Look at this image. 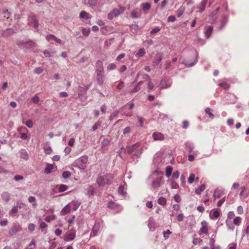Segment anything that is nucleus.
Instances as JSON below:
<instances>
[{"mask_svg": "<svg viewBox=\"0 0 249 249\" xmlns=\"http://www.w3.org/2000/svg\"><path fill=\"white\" fill-rule=\"evenodd\" d=\"M79 18H80L88 19L91 18V16L87 12L82 11L80 13Z\"/></svg>", "mask_w": 249, "mask_h": 249, "instance_id": "nucleus-20", "label": "nucleus"}, {"mask_svg": "<svg viewBox=\"0 0 249 249\" xmlns=\"http://www.w3.org/2000/svg\"><path fill=\"white\" fill-rule=\"evenodd\" d=\"M152 136L155 141H162L164 139V135L159 132L153 133Z\"/></svg>", "mask_w": 249, "mask_h": 249, "instance_id": "nucleus-11", "label": "nucleus"}, {"mask_svg": "<svg viewBox=\"0 0 249 249\" xmlns=\"http://www.w3.org/2000/svg\"><path fill=\"white\" fill-rule=\"evenodd\" d=\"M82 32L84 36H89L90 31L89 28H83L82 29Z\"/></svg>", "mask_w": 249, "mask_h": 249, "instance_id": "nucleus-37", "label": "nucleus"}, {"mask_svg": "<svg viewBox=\"0 0 249 249\" xmlns=\"http://www.w3.org/2000/svg\"><path fill=\"white\" fill-rule=\"evenodd\" d=\"M162 59V56L160 53H157L155 56V59L153 61V63L155 65H158Z\"/></svg>", "mask_w": 249, "mask_h": 249, "instance_id": "nucleus-18", "label": "nucleus"}, {"mask_svg": "<svg viewBox=\"0 0 249 249\" xmlns=\"http://www.w3.org/2000/svg\"><path fill=\"white\" fill-rule=\"evenodd\" d=\"M28 201L30 203H35L34 204H33V206L34 207H36V204L35 203V201H36V198H35V197L32 196H30L28 198Z\"/></svg>", "mask_w": 249, "mask_h": 249, "instance_id": "nucleus-45", "label": "nucleus"}, {"mask_svg": "<svg viewBox=\"0 0 249 249\" xmlns=\"http://www.w3.org/2000/svg\"><path fill=\"white\" fill-rule=\"evenodd\" d=\"M88 161V157L87 156H83L75 160L73 165L80 169L84 170L87 167Z\"/></svg>", "mask_w": 249, "mask_h": 249, "instance_id": "nucleus-2", "label": "nucleus"}, {"mask_svg": "<svg viewBox=\"0 0 249 249\" xmlns=\"http://www.w3.org/2000/svg\"><path fill=\"white\" fill-rule=\"evenodd\" d=\"M177 220L179 222H181L183 220L184 215L183 213H180L178 214L177 217Z\"/></svg>", "mask_w": 249, "mask_h": 249, "instance_id": "nucleus-60", "label": "nucleus"}, {"mask_svg": "<svg viewBox=\"0 0 249 249\" xmlns=\"http://www.w3.org/2000/svg\"><path fill=\"white\" fill-rule=\"evenodd\" d=\"M113 178V176L112 174H107L98 177L97 179V182L99 185L103 186L110 184Z\"/></svg>", "mask_w": 249, "mask_h": 249, "instance_id": "nucleus-1", "label": "nucleus"}, {"mask_svg": "<svg viewBox=\"0 0 249 249\" xmlns=\"http://www.w3.org/2000/svg\"><path fill=\"white\" fill-rule=\"evenodd\" d=\"M208 223L207 222L203 221L201 222V228L199 231V234H201V233H207L208 231V228H207Z\"/></svg>", "mask_w": 249, "mask_h": 249, "instance_id": "nucleus-13", "label": "nucleus"}, {"mask_svg": "<svg viewBox=\"0 0 249 249\" xmlns=\"http://www.w3.org/2000/svg\"><path fill=\"white\" fill-rule=\"evenodd\" d=\"M235 215L233 212H229L228 213V218L229 220H231L232 218L234 217Z\"/></svg>", "mask_w": 249, "mask_h": 249, "instance_id": "nucleus-56", "label": "nucleus"}, {"mask_svg": "<svg viewBox=\"0 0 249 249\" xmlns=\"http://www.w3.org/2000/svg\"><path fill=\"white\" fill-rule=\"evenodd\" d=\"M224 193H225L223 190H222L219 189H216L215 190V191L214 192V193L213 195V197L214 199L216 198H219L222 196H223L224 194Z\"/></svg>", "mask_w": 249, "mask_h": 249, "instance_id": "nucleus-14", "label": "nucleus"}, {"mask_svg": "<svg viewBox=\"0 0 249 249\" xmlns=\"http://www.w3.org/2000/svg\"><path fill=\"white\" fill-rule=\"evenodd\" d=\"M184 8L181 7L177 11V16L178 17H180L182 15L184 12Z\"/></svg>", "mask_w": 249, "mask_h": 249, "instance_id": "nucleus-42", "label": "nucleus"}, {"mask_svg": "<svg viewBox=\"0 0 249 249\" xmlns=\"http://www.w3.org/2000/svg\"><path fill=\"white\" fill-rule=\"evenodd\" d=\"M98 2V0H89L88 4L90 6H95Z\"/></svg>", "mask_w": 249, "mask_h": 249, "instance_id": "nucleus-51", "label": "nucleus"}, {"mask_svg": "<svg viewBox=\"0 0 249 249\" xmlns=\"http://www.w3.org/2000/svg\"><path fill=\"white\" fill-rule=\"evenodd\" d=\"M44 152L47 154H50L52 152V149L51 147H47L44 149Z\"/></svg>", "mask_w": 249, "mask_h": 249, "instance_id": "nucleus-59", "label": "nucleus"}, {"mask_svg": "<svg viewBox=\"0 0 249 249\" xmlns=\"http://www.w3.org/2000/svg\"><path fill=\"white\" fill-rule=\"evenodd\" d=\"M158 203L162 206H164L166 204V200L165 198L160 197L158 200Z\"/></svg>", "mask_w": 249, "mask_h": 249, "instance_id": "nucleus-36", "label": "nucleus"}, {"mask_svg": "<svg viewBox=\"0 0 249 249\" xmlns=\"http://www.w3.org/2000/svg\"><path fill=\"white\" fill-rule=\"evenodd\" d=\"M48 227L47 225L44 222H41L40 223L39 227L42 230V231H43L44 229L47 228Z\"/></svg>", "mask_w": 249, "mask_h": 249, "instance_id": "nucleus-57", "label": "nucleus"}, {"mask_svg": "<svg viewBox=\"0 0 249 249\" xmlns=\"http://www.w3.org/2000/svg\"><path fill=\"white\" fill-rule=\"evenodd\" d=\"M100 225L99 222H95L92 229V231L90 233L91 236H96L100 230Z\"/></svg>", "mask_w": 249, "mask_h": 249, "instance_id": "nucleus-10", "label": "nucleus"}, {"mask_svg": "<svg viewBox=\"0 0 249 249\" xmlns=\"http://www.w3.org/2000/svg\"><path fill=\"white\" fill-rule=\"evenodd\" d=\"M116 66L115 64H114L113 63H111V64H109L107 66V69L108 70H112L116 69Z\"/></svg>", "mask_w": 249, "mask_h": 249, "instance_id": "nucleus-55", "label": "nucleus"}, {"mask_svg": "<svg viewBox=\"0 0 249 249\" xmlns=\"http://www.w3.org/2000/svg\"><path fill=\"white\" fill-rule=\"evenodd\" d=\"M55 216L53 215H52L47 216L45 218V220L46 222H50L51 221L55 219Z\"/></svg>", "mask_w": 249, "mask_h": 249, "instance_id": "nucleus-46", "label": "nucleus"}, {"mask_svg": "<svg viewBox=\"0 0 249 249\" xmlns=\"http://www.w3.org/2000/svg\"><path fill=\"white\" fill-rule=\"evenodd\" d=\"M171 234V232L169 230H167L166 231H165L163 232V236L165 238V239H167L168 238L169 235Z\"/></svg>", "mask_w": 249, "mask_h": 249, "instance_id": "nucleus-50", "label": "nucleus"}, {"mask_svg": "<svg viewBox=\"0 0 249 249\" xmlns=\"http://www.w3.org/2000/svg\"><path fill=\"white\" fill-rule=\"evenodd\" d=\"M71 205V207H72V209L74 211H76L79 207L80 203L76 201H72L69 203Z\"/></svg>", "mask_w": 249, "mask_h": 249, "instance_id": "nucleus-25", "label": "nucleus"}, {"mask_svg": "<svg viewBox=\"0 0 249 249\" xmlns=\"http://www.w3.org/2000/svg\"><path fill=\"white\" fill-rule=\"evenodd\" d=\"M71 174L69 171H64L62 174V176L64 178H67L70 177Z\"/></svg>", "mask_w": 249, "mask_h": 249, "instance_id": "nucleus-52", "label": "nucleus"}, {"mask_svg": "<svg viewBox=\"0 0 249 249\" xmlns=\"http://www.w3.org/2000/svg\"><path fill=\"white\" fill-rule=\"evenodd\" d=\"M46 39L48 41H50V40H52L55 41V42H56L57 43H59V44H60L61 43V40L57 38L54 35H53V34L48 35L46 36Z\"/></svg>", "mask_w": 249, "mask_h": 249, "instance_id": "nucleus-15", "label": "nucleus"}, {"mask_svg": "<svg viewBox=\"0 0 249 249\" xmlns=\"http://www.w3.org/2000/svg\"><path fill=\"white\" fill-rule=\"evenodd\" d=\"M118 113L119 112L118 111H116L112 112L109 117V119L111 120H113L114 118L117 117L118 115Z\"/></svg>", "mask_w": 249, "mask_h": 249, "instance_id": "nucleus-49", "label": "nucleus"}, {"mask_svg": "<svg viewBox=\"0 0 249 249\" xmlns=\"http://www.w3.org/2000/svg\"><path fill=\"white\" fill-rule=\"evenodd\" d=\"M207 1L208 0H202L200 6L198 7L200 13H202L205 10Z\"/></svg>", "mask_w": 249, "mask_h": 249, "instance_id": "nucleus-24", "label": "nucleus"}, {"mask_svg": "<svg viewBox=\"0 0 249 249\" xmlns=\"http://www.w3.org/2000/svg\"><path fill=\"white\" fill-rule=\"evenodd\" d=\"M29 24L33 26L35 29L37 30L38 27V22L35 16H31L29 17Z\"/></svg>", "mask_w": 249, "mask_h": 249, "instance_id": "nucleus-6", "label": "nucleus"}, {"mask_svg": "<svg viewBox=\"0 0 249 249\" xmlns=\"http://www.w3.org/2000/svg\"><path fill=\"white\" fill-rule=\"evenodd\" d=\"M36 242L35 240H33L28 245V246L25 248L24 249H34V248H32V246H35Z\"/></svg>", "mask_w": 249, "mask_h": 249, "instance_id": "nucleus-47", "label": "nucleus"}, {"mask_svg": "<svg viewBox=\"0 0 249 249\" xmlns=\"http://www.w3.org/2000/svg\"><path fill=\"white\" fill-rule=\"evenodd\" d=\"M220 215V211L218 209L212 210L210 213V217L212 219L217 218Z\"/></svg>", "mask_w": 249, "mask_h": 249, "instance_id": "nucleus-12", "label": "nucleus"}, {"mask_svg": "<svg viewBox=\"0 0 249 249\" xmlns=\"http://www.w3.org/2000/svg\"><path fill=\"white\" fill-rule=\"evenodd\" d=\"M219 86L224 89H227L230 88V85L226 82H222L219 83Z\"/></svg>", "mask_w": 249, "mask_h": 249, "instance_id": "nucleus-35", "label": "nucleus"}, {"mask_svg": "<svg viewBox=\"0 0 249 249\" xmlns=\"http://www.w3.org/2000/svg\"><path fill=\"white\" fill-rule=\"evenodd\" d=\"M172 170L173 168L172 167L170 166H168L166 167L165 170V174L167 177H169L171 176Z\"/></svg>", "mask_w": 249, "mask_h": 249, "instance_id": "nucleus-33", "label": "nucleus"}, {"mask_svg": "<svg viewBox=\"0 0 249 249\" xmlns=\"http://www.w3.org/2000/svg\"><path fill=\"white\" fill-rule=\"evenodd\" d=\"M68 189V187L66 185L61 184L58 186V190L60 192H63Z\"/></svg>", "mask_w": 249, "mask_h": 249, "instance_id": "nucleus-39", "label": "nucleus"}, {"mask_svg": "<svg viewBox=\"0 0 249 249\" xmlns=\"http://www.w3.org/2000/svg\"><path fill=\"white\" fill-rule=\"evenodd\" d=\"M107 207L109 209H110L117 213H119V212H121L123 209V208L121 205L116 204L115 203H114V202L111 201H109L107 203Z\"/></svg>", "mask_w": 249, "mask_h": 249, "instance_id": "nucleus-4", "label": "nucleus"}, {"mask_svg": "<svg viewBox=\"0 0 249 249\" xmlns=\"http://www.w3.org/2000/svg\"><path fill=\"white\" fill-rule=\"evenodd\" d=\"M205 113L207 115H208L209 118H210L212 119H213L214 118V115L212 113V110L209 107H207L205 109Z\"/></svg>", "mask_w": 249, "mask_h": 249, "instance_id": "nucleus-31", "label": "nucleus"}, {"mask_svg": "<svg viewBox=\"0 0 249 249\" xmlns=\"http://www.w3.org/2000/svg\"><path fill=\"white\" fill-rule=\"evenodd\" d=\"M145 54V52L144 49L143 48H141L138 50L137 54H136V56L137 57H141L144 56Z\"/></svg>", "mask_w": 249, "mask_h": 249, "instance_id": "nucleus-29", "label": "nucleus"}, {"mask_svg": "<svg viewBox=\"0 0 249 249\" xmlns=\"http://www.w3.org/2000/svg\"><path fill=\"white\" fill-rule=\"evenodd\" d=\"M44 55L46 56V57H51L52 56V53H55V52H50L49 51H48V50H45L44 51Z\"/></svg>", "mask_w": 249, "mask_h": 249, "instance_id": "nucleus-44", "label": "nucleus"}, {"mask_svg": "<svg viewBox=\"0 0 249 249\" xmlns=\"http://www.w3.org/2000/svg\"><path fill=\"white\" fill-rule=\"evenodd\" d=\"M75 237V231L73 230L69 231L64 236V240L66 241H70L73 240Z\"/></svg>", "mask_w": 249, "mask_h": 249, "instance_id": "nucleus-7", "label": "nucleus"}, {"mask_svg": "<svg viewBox=\"0 0 249 249\" xmlns=\"http://www.w3.org/2000/svg\"><path fill=\"white\" fill-rule=\"evenodd\" d=\"M17 45L20 48H23L28 46H30L32 48L36 46V44L31 41L25 42L22 40H18L17 42Z\"/></svg>", "mask_w": 249, "mask_h": 249, "instance_id": "nucleus-5", "label": "nucleus"}, {"mask_svg": "<svg viewBox=\"0 0 249 249\" xmlns=\"http://www.w3.org/2000/svg\"><path fill=\"white\" fill-rule=\"evenodd\" d=\"M71 205L68 204L61 211V213L62 215H65L70 213L71 210Z\"/></svg>", "mask_w": 249, "mask_h": 249, "instance_id": "nucleus-22", "label": "nucleus"}, {"mask_svg": "<svg viewBox=\"0 0 249 249\" xmlns=\"http://www.w3.org/2000/svg\"><path fill=\"white\" fill-rule=\"evenodd\" d=\"M241 218L239 216H236L234 218L233 223L236 226H239L241 223Z\"/></svg>", "mask_w": 249, "mask_h": 249, "instance_id": "nucleus-34", "label": "nucleus"}, {"mask_svg": "<svg viewBox=\"0 0 249 249\" xmlns=\"http://www.w3.org/2000/svg\"><path fill=\"white\" fill-rule=\"evenodd\" d=\"M53 169V166L52 164H48L45 169V173L49 174L51 172V170Z\"/></svg>", "mask_w": 249, "mask_h": 249, "instance_id": "nucleus-40", "label": "nucleus"}, {"mask_svg": "<svg viewBox=\"0 0 249 249\" xmlns=\"http://www.w3.org/2000/svg\"><path fill=\"white\" fill-rule=\"evenodd\" d=\"M26 125L29 128H32L33 126V123L31 120H27L25 123Z\"/></svg>", "mask_w": 249, "mask_h": 249, "instance_id": "nucleus-48", "label": "nucleus"}, {"mask_svg": "<svg viewBox=\"0 0 249 249\" xmlns=\"http://www.w3.org/2000/svg\"><path fill=\"white\" fill-rule=\"evenodd\" d=\"M148 226L150 231H153L155 230V223L151 219L148 220Z\"/></svg>", "mask_w": 249, "mask_h": 249, "instance_id": "nucleus-28", "label": "nucleus"}, {"mask_svg": "<svg viewBox=\"0 0 249 249\" xmlns=\"http://www.w3.org/2000/svg\"><path fill=\"white\" fill-rule=\"evenodd\" d=\"M43 71V69L42 68L38 67L35 69L34 72L36 74H40Z\"/></svg>", "mask_w": 249, "mask_h": 249, "instance_id": "nucleus-54", "label": "nucleus"}, {"mask_svg": "<svg viewBox=\"0 0 249 249\" xmlns=\"http://www.w3.org/2000/svg\"><path fill=\"white\" fill-rule=\"evenodd\" d=\"M162 180V177H157L154 179L151 183L152 188L154 190L158 189L160 186Z\"/></svg>", "mask_w": 249, "mask_h": 249, "instance_id": "nucleus-8", "label": "nucleus"}, {"mask_svg": "<svg viewBox=\"0 0 249 249\" xmlns=\"http://www.w3.org/2000/svg\"><path fill=\"white\" fill-rule=\"evenodd\" d=\"M139 146V143H137L131 146L127 147V151L129 154L132 153L136 148Z\"/></svg>", "mask_w": 249, "mask_h": 249, "instance_id": "nucleus-19", "label": "nucleus"}, {"mask_svg": "<svg viewBox=\"0 0 249 249\" xmlns=\"http://www.w3.org/2000/svg\"><path fill=\"white\" fill-rule=\"evenodd\" d=\"M131 17L133 18H136L139 17L137 14V11L136 10H134L131 12Z\"/></svg>", "mask_w": 249, "mask_h": 249, "instance_id": "nucleus-53", "label": "nucleus"}, {"mask_svg": "<svg viewBox=\"0 0 249 249\" xmlns=\"http://www.w3.org/2000/svg\"><path fill=\"white\" fill-rule=\"evenodd\" d=\"M20 153V158H21L25 160H28V159H29L28 154L25 149H21Z\"/></svg>", "mask_w": 249, "mask_h": 249, "instance_id": "nucleus-21", "label": "nucleus"}, {"mask_svg": "<svg viewBox=\"0 0 249 249\" xmlns=\"http://www.w3.org/2000/svg\"><path fill=\"white\" fill-rule=\"evenodd\" d=\"M213 27L211 26H208L206 28L205 34L206 37L207 38H208L210 36L213 32Z\"/></svg>", "mask_w": 249, "mask_h": 249, "instance_id": "nucleus-23", "label": "nucleus"}, {"mask_svg": "<svg viewBox=\"0 0 249 249\" xmlns=\"http://www.w3.org/2000/svg\"><path fill=\"white\" fill-rule=\"evenodd\" d=\"M15 33V31L12 29H7L3 32V34L7 36H11Z\"/></svg>", "mask_w": 249, "mask_h": 249, "instance_id": "nucleus-38", "label": "nucleus"}, {"mask_svg": "<svg viewBox=\"0 0 249 249\" xmlns=\"http://www.w3.org/2000/svg\"><path fill=\"white\" fill-rule=\"evenodd\" d=\"M160 85L162 88L166 89L170 86V84L167 83V82L164 80H161L160 82Z\"/></svg>", "mask_w": 249, "mask_h": 249, "instance_id": "nucleus-43", "label": "nucleus"}, {"mask_svg": "<svg viewBox=\"0 0 249 249\" xmlns=\"http://www.w3.org/2000/svg\"><path fill=\"white\" fill-rule=\"evenodd\" d=\"M32 100L34 103L37 104L39 101V98L37 96H35L32 98Z\"/></svg>", "mask_w": 249, "mask_h": 249, "instance_id": "nucleus-58", "label": "nucleus"}, {"mask_svg": "<svg viewBox=\"0 0 249 249\" xmlns=\"http://www.w3.org/2000/svg\"><path fill=\"white\" fill-rule=\"evenodd\" d=\"M225 222L228 229L230 230H234V227L231 220H229L228 219H227Z\"/></svg>", "mask_w": 249, "mask_h": 249, "instance_id": "nucleus-30", "label": "nucleus"}, {"mask_svg": "<svg viewBox=\"0 0 249 249\" xmlns=\"http://www.w3.org/2000/svg\"><path fill=\"white\" fill-rule=\"evenodd\" d=\"M101 122H97L92 127V129L93 131L96 130L101 125Z\"/></svg>", "mask_w": 249, "mask_h": 249, "instance_id": "nucleus-61", "label": "nucleus"}, {"mask_svg": "<svg viewBox=\"0 0 249 249\" xmlns=\"http://www.w3.org/2000/svg\"><path fill=\"white\" fill-rule=\"evenodd\" d=\"M1 197L4 201L8 202L10 200V195L8 192H4L2 193Z\"/></svg>", "mask_w": 249, "mask_h": 249, "instance_id": "nucleus-26", "label": "nucleus"}, {"mask_svg": "<svg viewBox=\"0 0 249 249\" xmlns=\"http://www.w3.org/2000/svg\"><path fill=\"white\" fill-rule=\"evenodd\" d=\"M23 205L24 204L23 203H17V205L16 206H15L11 210V213H12V214H15L16 213H17L18 211V207L19 206V207H21V205Z\"/></svg>", "mask_w": 249, "mask_h": 249, "instance_id": "nucleus-32", "label": "nucleus"}, {"mask_svg": "<svg viewBox=\"0 0 249 249\" xmlns=\"http://www.w3.org/2000/svg\"><path fill=\"white\" fill-rule=\"evenodd\" d=\"M120 14V10L118 9L114 8L110 11L107 15V18L109 19H112L115 17H117Z\"/></svg>", "mask_w": 249, "mask_h": 249, "instance_id": "nucleus-9", "label": "nucleus"}, {"mask_svg": "<svg viewBox=\"0 0 249 249\" xmlns=\"http://www.w3.org/2000/svg\"><path fill=\"white\" fill-rule=\"evenodd\" d=\"M141 8L145 13H147L151 8V4L149 2H144L141 5Z\"/></svg>", "mask_w": 249, "mask_h": 249, "instance_id": "nucleus-17", "label": "nucleus"}, {"mask_svg": "<svg viewBox=\"0 0 249 249\" xmlns=\"http://www.w3.org/2000/svg\"><path fill=\"white\" fill-rule=\"evenodd\" d=\"M131 131V128L129 126L126 127L123 130V134H126L129 133Z\"/></svg>", "mask_w": 249, "mask_h": 249, "instance_id": "nucleus-63", "label": "nucleus"}, {"mask_svg": "<svg viewBox=\"0 0 249 249\" xmlns=\"http://www.w3.org/2000/svg\"><path fill=\"white\" fill-rule=\"evenodd\" d=\"M126 187L125 185H121L118 189V193L120 195L125 196L126 194Z\"/></svg>", "mask_w": 249, "mask_h": 249, "instance_id": "nucleus-16", "label": "nucleus"}, {"mask_svg": "<svg viewBox=\"0 0 249 249\" xmlns=\"http://www.w3.org/2000/svg\"><path fill=\"white\" fill-rule=\"evenodd\" d=\"M225 201V197H224L218 201V202L217 203V206L218 207H220L224 203Z\"/></svg>", "mask_w": 249, "mask_h": 249, "instance_id": "nucleus-62", "label": "nucleus"}, {"mask_svg": "<svg viewBox=\"0 0 249 249\" xmlns=\"http://www.w3.org/2000/svg\"><path fill=\"white\" fill-rule=\"evenodd\" d=\"M206 188V186L204 184H202L199 188L195 190V193L197 195H200L201 193L204 191Z\"/></svg>", "mask_w": 249, "mask_h": 249, "instance_id": "nucleus-27", "label": "nucleus"}, {"mask_svg": "<svg viewBox=\"0 0 249 249\" xmlns=\"http://www.w3.org/2000/svg\"><path fill=\"white\" fill-rule=\"evenodd\" d=\"M97 81L99 85H102L104 81V72L103 68L96 70Z\"/></svg>", "mask_w": 249, "mask_h": 249, "instance_id": "nucleus-3", "label": "nucleus"}, {"mask_svg": "<svg viewBox=\"0 0 249 249\" xmlns=\"http://www.w3.org/2000/svg\"><path fill=\"white\" fill-rule=\"evenodd\" d=\"M195 179V175L194 174H191L189 177L188 178V182L190 184H192Z\"/></svg>", "mask_w": 249, "mask_h": 249, "instance_id": "nucleus-41", "label": "nucleus"}, {"mask_svg": "<svg viewBox=\"0 0 249 249\" xmlns=\"http://www.w3.org/2000/svg\"><path fill=\"white\" fill-rule=\"evenodd\" d=\"M189 126V122L187 121H184L182 122V127L184 129H186Z\"/></svg>", "mask_w": 249, "mask_h": 249, "instance_id": "nucleus-64", "label": "nucleus"}]
</instances>
